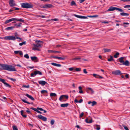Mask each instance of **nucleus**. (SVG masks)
Masks as SVG:
<instances>
[{
	"mask_svg": "<svg viewBox=\"0 0 130 130\" xmlns=\"http://www.w3.org/2000/svg\"><path fill=\"white\" fill-rule=\"evenodd\" d=\"M0 67L2 70H7L8 71H16L15 67L13 66L6 64H1Z\"/></svg>",
	"mask_w": 130,
	"mask_h": 130,
	"instance_id": "1",
	"label": "nucleus"
},
{
	"mask_svg": "<svg viewBox=\"0 0 130 130\" xmlns=\"http://www.w3.org/2000/svg\"><path fill=\"white\" fill-rule=\"evenodd\" d=\"M21 7L23 8L28 9L32 8L33 5L32 4L27 3H21Z\"/></svg>",
	"mask_w": 130,
	"mask_h": 130,
	"instance_id": "2",
	"label": "nucleus"
},
{
	"mask_svg": "<svg viewBox=\"0 0 130 130\" xmlns=\"http://www.w3.org/2000/svg\"><path fill=\"white\" fill-rule=\"evenodd\" d=\"M116 10H118L120 12H123L124 11L123 10L121 9L112 6L110 7L107 10V11H113Z\"/></svg>",
	"mask_w": 130,
	"mask_h": 130,
	"instance_id": "3",
	"label": "nucleus"
},
{
	"mask_svg": "<svg viewBox=\"0 0 130 130\" xmlns=\"http://www.w3.org/2000/svg\"><path fill=\"white\" fill-rule=\"evenodd\" d=\"M68 96L67 95H62L60 96L59 98V100L60 101H65L66 100H64V99H68Z\"/></svg>",
	"mask_w": 130,
	"mask_h": 130,
	"instance_id": "4",
	"label": "nucleus"
},
{
	"mask_svg": "<svg viewBox=\"0 0 130 130\" xmlns=\"http://www.w3.org/2000/svg\"><path fill=\"white\" fill-rule=\"evenodd\" d=\"M4 38L6 40L14 41L15 39V37L12 36H6Z\"/></svg>",
	"mask_w": 130,
	"mask_h": 130,
	"instance_id": "5",
	"label": "nucleus"
},
{
	"mask_svg": "<svg viewBox=\"0 0 130 130\" xmlns=\"http://www.w3.org/2000/svg\"><path fill=\"white\" fill-rule=\"evenodd\" d=\"M0 82H2L5 85L6 87L10 88L11 87V86L8 84L7 83L5 82V80L4 79L1 78L0 77Z\"/></svg>",
	"mask_w": 130,
	"mask_h": 130,
	"instance_id": "6",
	"label": "nucleus"
},
{
	"mask_svg": "<svg viewBox=\"0 0 130 130\" xmlns=\"http://www.w3.org/2000/svg\"><path fill=\"white\" fill-rule=\"evenodd\" d=\"M53 7V5L51 4H45L43 6H42L41 8H51Z\"/></svg>",
	"mask_w": 130,
	"mask_h": 130,
	"instance_id": "7",
	"label": "nucleus"
},
{
	"mask_svg": "<svg viewBox=\"0 0 130 130\" xmlns=\"http://www.w3.org/2000/svg\"><path fill=\"white\" fill-rule=\"evenodd\" d=\"M37 117L39 119L44 121H46L47 120V118L45 117H44L41 115H39Z\"/></svg>",
	"mask_w": 130,
	"mask_h": 130,
	"instance_id": "8",
	"label": "nucleus"
},
{
	"mask_svg": "<svg viewBox=\"0 0 130 130\" xmlns=\"http://www.w3.org/2000/svg\"><path fill=\"white\" fill-rule=\"evenodd\" d=\"M9 3L10 6L11 7L16 5L14 0H9Z\"/></svg>",
	"mask_w": 130,
	"mask_h": 130,
	"instance_id": "9",
	"label": "nucleus"
},
{
	"mask_svg": "<svg viewBox=\"0 0 130 130\" xmlns=\"http://www.w3.org/2000/svg\"><path fill=\"white\" fill-rule=\"evenodd\" d=\"M74 16L77 18L81 19H87V17H86L79 15L75 14H74Z\"/></svg>",
	"mask_w": 130,
	"mask_h": 130,
	"instance_id": "10",
	"label": "nucleus"
},
{
	"mask_svg": "<svg viewBox=\"0 0 130 130\" xmlns=\"http://www.w3.org/2000/svg\"><path fill=\"white\" fill-rule=\"evenodd\" d=\"M112 73L115 75H119L121 74V71L119 70H117L112 72Z\"/></svg>",
	"mask_w": 130,
	"mask_h": 130,
	"instance_id": "11",
	"label": "nucleus"
},
{
	"mask_svg": "<svg viewBox=\"0 0 130 130\" xmlns=\"http://www.w3.org/2000/svg\"><path fill=\"white\" fill-rule=\"evenodd\" d=\"M31 59L32 61H35V62H37L38 61V59L37 57L36 56L31 57Z\"/></svg>",
	"mask_w": 130,
	"mask_h": 130,
	"instance_id": "12",
	"label": "nucleus"
},
{
	"mask_svg": "<svg viewBox=\"0 0 130 130\" xmlns=\"http://www.w3.org/2000/svg\"><path fill=\"white\" fill-rule=\"evenodd\" d=\"M33 45L34 46L33 47V48H32V50H37L39 51H40V49L39 48V47H38V46L36 45H35V44H33Z\"/></svg>",
	"mask_w": 130,
	"mask_h": 130,
	"instance_id": "13",
	"label": "nucleus"
},
{
	"mask_svg": "<svg viewBox=\"0 0 130 130\" xmlns=\"http://www.w3.org/2000/svg\"><path fill=\"white\" fill-rule=\"evenodd\" d=\"M39 83L42 86H44L47 83L43 80H40L39 81Z\"/></svg>",
	"mask_w": 130,
	"mask_h": 130,
	"instance_id": "14",
	"label": "nucleus"
},
{
	"mask_svg": "<svg viewBox=\"0 0 130 130\" xmlns=\"http://www.w3.org/2000/svg\"><path fill=\"white\" fill-rule=\"evenodd\" d=\"M38 108V107H37V108H36L33 107H31L30 108L31 109L34 110L38 113L40 114L42 113V112L38 110V109L37 108Z\"/></svg>",
	"mask_w": 130,
	"mask_h": 130,
	"instance_id": "15",
	"label": "nucleus"
},
{
	"mask_svg": "<svg viewBox=\"0 0 130 130\" xmlns=\"http://www.w3.org/2000/svg\"><path fill=\"white\" fill-rule=\"evenodd\" d=\"M14 53L16 54H19L21 56L23 54V53L21 51H14Z\"/></svg>",
	"mask_w": 130,
	"mask_h": 130,
	"instance_id": "16",
	"label": "nucleus"
},
{
	"mask_svg": "<svg viewBox=\"0 0 130 130\" xmlns=\"http://www.w3.org/2000/svg\"><path fill=\"white\" fill-rule=\"evenodd\" d=\"M88 104H91V105L93 106L96 104V102L95 101H93V102L89 101L88 102Z\"/></svg>",
	"mask_w": 130,
	"mask_h": 130,
	"instance_id": "17",
	"label": "nucleus"
},
{
	"mask_svg": "<svg viewBox=\"0 0 130 130\" xmlns=\"http://www.w3.org/2000/svg\"><path fill=\"white\" fill-rule=\"evenodd\" d=\"M25 95L31 100L33 101L35 100L31 96L29 95L28 94H26Z\"/></svg>",
	"mask_w": 130,
	"mask_h": 130,
	"instance_id": "18",
	"label": "nucleus"
},
{
	"mask_svg": "<svg viewBox=\"0 0 130 130\" xmlns=\"http://www.w3.org/2000/svg\"><path fill=\"white\" fill-rule=\"evenodd\" d=\"M69 104L68 103L65 104H61L60 105V106L62 107H67L68 105Z\"/></svg>",
	"mask_w": 130,
	"mask_h": 130,
	"instance_id": "19",
	"label": "nucleus"
},
{
	"mask_svg": "<svg viewBox=\"0 0 130 130\" xmlns=\"http://www.w3.org/2000/svg\"><path fill=\"white\" fill-rule=\"evenodd\" d=\"M48 53H60V52L59 51H53L51 50H49L48 51Z\"/></svg>",
	"mask_w": 130,
	"mask_h": 130,
	"instance_id": "20",
	"label": "nucleus"
},
{
	"mask_svg": "<svg viewBox=\"0 0 130 130\" xmlns=\"http://www.w3.org/2000/svg\"><path fill=\"white\" fill-rule=\"evenodd\" d=\"M122 64L124 65L127 66H128L129 65V62L128 60H126L125 62L124 61Z\"/></svg>",
	"mask_w": 130,
	"mask_h": 130,
	"instance_id": "21",
	"label": "nucleus"
},
{
	"mask_svg": "<svg viewBox=\"0 0 130 130\" xmlns=\"http://www.w3.org/2000/svg\"><path fill=\"white\" fill-rule=\"evenodd\" d=\"M35 74H36V75L37 74L41 75H42V73L39 71H35Z\"/></svg>",
	"mask_w": 130,
	"mask_h": 130,
	"instance_id": "22",
	"label": "nucleus"
},
{
	"mask_svg": "<svg viewBox=\"0 0 130 130\" xmlns=\"http://www.w3.org/2000/svg\"><path fill=\"white\" fill-rule=\"evenodd\" d=\"M120 14L122 16H128L129 15V14L124 12L121 13Z\"/></svg>",
	"mask_w": 130,
	"mask_h": 130,
	"instance_id": "23",
	"label": "nucleus"
},
{
	"mask_svg": "<svg viewBox=\"0 0 130 130\" xmlns=\"http://www.w3.org/2000/svg\"><path fill=\"white\" fill-rule=\"evenodd\" d=\"M124 59V57H122L119 58V59L120 62L121 63H123L124 61L123 60Z\"/></svg>",
	"mask_w": 130,
	"mask_h": 130,
	"instance_id": "24",
	"label": "nucleus"
},
{
	"mask_svg": "<svg viewBox=\"0 0 130 130\" xmlns=\"http://www.w3.org/2000/svg\"><path fill=\"white\" fill-rule=\"evenodd\" d=\"M51 64L53 66L58 67H60L61 66V65L60 64H57L54 63H52Z\"/></svg>",
	"mask_w": 130,
	"mask_h": 130,
	"instance_id": "25",
	"label": "nucleus"
},
{
	"mask_svg": "<svg viewBox=\"0 0 130 130\" xmlns=\"http://www.w3.org/2000/svg\"><path fill=\"white\" fill-rule=\"evenodd\" d=\"M14 26H11L10 27H8L5 29V30H12L13 28H14Z\"/></svg>",
	"mask_w": 130,
	"mask_h": 130,
	"instance_id": "26",
	"label": "nucleus"
},
{
	"mask_svg": "<svg viewBox=\"0 0 130 130\" xmlns=\"http://www.w3.org/2000/svg\"><path fill=\"white\" fill-rule=\"evenodd\" d=\"M21 115L24 118H26V115H23L24 111L23 110H22L21 111Z\"/></svg>",
	"mask_w": 130,
	"mask_h": 130,
	"instance_id": "27",
	"label": "nucleus"
},
{
	"mask_svg": "<svg viewBox=\"0 0 130 130\" xmlns=\"http://www.w3.org/2000/svg\"><path fill=\"white\" fill-rule=\"evenodd\" d=\"M21 100L23 102H24L25 103H27V104H33L32 103H29V102L26 101V100H25L23 99H21Z\"/></svg>",
	"mask_w": 130,
	"mask_h": 130,
	"instance_id": "28",
	"label": "nucleus"
},
{
	"mask_svg": "<svg viewBox=\"0 0 130 130\" xmlns=\"http://www.w3.org/2000/svg\"><path fill=\"white\" fill-rule=\"evenodd\" d=\"M81 57L80 56L78 57H77L74 58L72 59L71 60H80L81 59Z\"/></svg>",
	"mask_w": 130,
	"mask_h": 130,
	"instance_id": "29",
	"label": "nucleus"
},
{
	"mask_svg": "<svg viewBox=\"0 0 130 130\" xmlns=\"http://www.w3.org/2000/svg\"><path fill=\"white\" fill-rule=\"evenodd\" d=\"M103 50H104L105 52H110L111 51V50L110 49L107 48H104L103 49Z\"/></svg>",
	"mask_w": 130,
	"mask_h": 130,
	"instance_id": "30",
	"label": "nucleus"
},
{
	"mask_svg": "<svg viewBox=\"0 0 130 130\" xmlns=\"http://www.w3.org/2000/svg\"><path fill=\"white\" fill-rule=\"evenodd\" d=\"M86 122L88 123H91L92 122V120H90L89 121H88V119H87L85 120Z\"/></svg>",
	"mask_w": 130,
	"mask_h": 130,
	"instance_id": "31",
	"label": "nucleus"
},
{
	"mask_svg": "<svg viewBox=\"0 0 130 130\" xmlns=\"http://www.w3.org/2000/svg\"><path fill=\"white\" fill-rule=\"evenodd\" d=\"M14 35L15 36V39L17 38L18 39H19L20 40H21V38L17 36L18 35V34L17 32H15L14 33Z\"/></svg>",
	"mask_w": 130,
	"mask_h": 130,
	"instance_id": "32",
	"label": "nucleus"
},
{
	"mask_svg": "<svg viewBox=\"0 0 130 130\" xmlns=\"http://www.w3.org/2000/svg\"><path fill=\"white\" fill-rule=\"evenodd\" d=\"M113 60V57L111 56H110V58L108 59V61H111Z\"/></svg>",
	"mask_w": 130,
	"mask_h": 130,
	"instance_id": "33",
	"label": "nucleus"
},
{
	"mask_svg": "<svg viewBox=\"0 0 130 130\" xmlns=\"http://www.w3.org/2000/svg\"><path fill=\"white\" fill-rule=\"evenodd\" d=\"M56 93H51L50 94V96H56Z\"/></svg>",
	"mask_w": 130,
	"mask_h": 130,
	"instance_id": "34",
	"label": "nucleus"
},
{
	"mask_svg": "<svg viewBox=\"0 0 130 130\" xmlns=\"http://www.w3.org/2000/svg\"><path fill=\"white\" fill-rule=\"evenodd\" d=\"M119 54V53L118 52L116 53L114 55V57L115 58H117L118 57V56Z\"/></svg>",
	"mask_w": 130,
	"mask_h": 130,
	"instance_id": "35",
	"label": "nucleus"
},
{
	"mask_svg": "<svg viewBox=\"0 0 130 130\" xmlns=\"http://www.w3.org/2000/svg\"><path fill=\"white\" fill-rule=\"evenodd\" d=\"M41 93L42 94L44 93H47V92L46 90H42L41 91Z\"/></svg>",
	"mask_w": 130,
	"mask_h": 130,
	"instance_id": "36",
	"label": "nucleus"
},
{
	"mask_svg": "<svg viewBox=\"0 0 130 130\" xmlns=\"http://www.w3.org/2000/svg\"><path fill=\"white\" fill-rule=\"evenodd\" d=\"M38 110H40V111H44V113H46V111L44 109H43L42 108H37Z\"/></svg>",
	"mask_w": 130,
	"mask_h": 130,
	"instance_id": "37",
	"label": "nucleus"
},
{
	"mask_svg": "<svg viewBox=\"0 0 130 130\" xmlns=\"http://www.w3.org/2000/svg\"><path fill=\"white\" fill-rule=\"evenodd\" d=\"M65 58L64 57H58L57 59L60 60H64L65 59Z\"/></svg>",
	"mask_w": 130,
	"mask_h": 130,
	"instance_id": "38",
	"label": "nucleus"
},
{
	"mask_svg": "<svg viewBox=\"0 0 130 130\" xmlns=\"http://www.w3.org/2000/svg\"><path fill=\"white\" fill-rule=\"evenodd\" d=\"M26 44V42L24 41L23 42L21 43H20L19 44V45L20 46H22L23 45H25Z\"/></svg>",
	"mask_w": 130,
	"mask_h": 130,
	"instance_id": "39",
	"label": "nucleus"
},
{
	"mask_svg": "<svg viewBox=\"0 0 130 130\" xmlns=\"http://www.w3.org/2000/svg\"><path fill=\"white\" fill-rule=\"evenodd\" d=\"M12 128L13 130H18L17 127L15 126H13Z\"/></svg>",
	"mask_w": 130,
	"mask_h": 130,
	"instance_id": "40",
	"label": "nucleus"
},
{
	"mask_svg": "<svg viewBox=\"0 0 130 130\" xmlns=\"http://www.w3.org/2000/svg\"><path fill=\"white\" fill-rule=\"evenodd\" d=\"M55 121L53 119H52L51 120V125H53L54 124V123H55Z\"/></svg>",
	"mask_w": 130,
	"mask_h": 130,
	"instance_id": "41",
	"label": "nucleus"
},
{
	"mask_svg": "<svg viewBox=\"0 0 130 130\" xmlns=\"http://www.w3.org/2000/svg\"><path fill=\"white\" fill-rule=\"evenodd\" d=\"M24 57L27 59H28L29 57L28 55L27 54H26L24 55Z\"/></svg>",
	"mask_w": 130,
	"mask_h": 130,
	"instance_id": "42",
	"label": "nucleus"
},
{
	"mask_svg": "<svg viewBox=\"0 0 130 130\" xmlns=\"http://www.w3.org/2000/svg\"><path fill=\"white\" fill-rule=\"evenodd\" d=\"M75 70L77 71H81L80 68H76Z\"/></svg>",
	"mask_w": 130,
	"mask_h": 130,
	"instance_id": "43",
	"label": "nucleus"
},
{
	"mask_svg": "<svg viewBox=\"0 0 130 130\" xmlns=\"http://www.w3.org/2000/svg\"><path fill=\"white\" fill-rule=\"evenodd\" d=\"M16 21L21 22H24V20H23L20 19H17V20H16Z\"/></svg>",
	"mask_w": 130,
	"mask_h": 130,
	"instance_id": "44",
	"label": "nucleus"
},
{
	"mask_svg": "<svg viewBox=\"0 0 130 130\" xmlns=\"http://www.w3.org/2000/svg\"><path fill=\"white\" fill-rule=\"evenodd\" d=\"M23 88H28L29 87V85H23L22 86Z\"/></svg>",
	"mask_w": 130,
	"mask_h": 130,
	"instance_id": "45",
	"label": "nucleus"
},
{
	"mask_svg": "<svg viewBox=\"0 0 130 130\" xmlns=\"http://www.w3.org/2000/svg\"><path fill=\"white\" fill-rule=\"evenodd\" d=\"M21 23H19L18 24H16L15 25L17 26L18 27H20L21 26Z\"/></svg>",
	"mask_w": 130,
	"mask_h": 130,
	"instance_id": "46",
	"label": "nucleus"
},
{
	"mask_svg": "<svg viewBox=\"0 0 130 130\" xmlns=\"http://www.w3.org/2000/svg\"><path fill=\"white\" fill-rule=\"evenodd\" d=\"M36 74H35V71L33 73H32L31 74V77H34L35 76Z\"/></svg>",
	"mask_w": 130,
	"mask_h": 130,
	"instance_id": "47",
	"label": "nucleus"
},
{
	"mask_svg": "<svg viewBox=\"0 0 130 130\" xmlns=\"http://www.w3.org/2000/svg\"><path fill=\"white\" fill-rule=\"evenodd\" d=\"M96 126L98 127L96 128V129L97 130H99L100 129V126L99 125H97Z\"/></svg>",
	"mask_w": 130,
	"mask_h": 130,
	"instance_id": "48",
	"label": "nucleus"
},
{
	"mask_svg": "<svg viewBox=\"0 0 130 130\" xmlns=\"http://www.w3.org/2000/svg\"><path fill=\"white\" fill-rule=\"evenodd\" d=\"M71 5L72 6L74 5L75 4V3L74 1H73L71 3Z\"/></svg>",
	"mask_w": 130,
	"mask_h": 130,
	"instance_id": "49",
	"label": "nucleus"
},
{
	"mask_svg": "<svg viewBox=\"0 0 130 130\" xmlns=\"http://www.w3.org/2000/svg\"><path fill=\"white\" fill-rule=\"evenodd\" d=\"M10 19L11 22L13 21H16V20H17V19L16 18H13Z\"/></svg>",
	"mask_w": 130,
	"mask_h": 130,
	"instance_id": "50",
	"label": "nucleus"
},
{
	"mask_svg": "<svg viewBox=\"0 0 130 130\" xmlns=\"http://www.w3.org/2000/svg\"><path fill=\"white\" fill-rule=\"evenodd\" d=\"M69 71H72L74 70V68L73 67L70 68H69Z\"/></svg>",
	"mask_w": 130,
	"mask_h": 130,
	"instance_id": "51",
	"label": "nucleus"
},
{
	"mask_svg": "<svg viewBox=\"0 0 130 130\" xmlns=\"http://www.w3.org/2000/svg\"><path fill=\"white\" fill-rule=\"evenodd\" d=\"M10 19L7 20H6L5 22V24H7V23H9L10 22H11L10 21Z\"/></svg>",
	"mask_w": 130,
	"mask_h": 130,
	"instance_id": "52",
	"label": "nucleus"
},
{
	"mask_svg": "<svg viewBox=\"0 0 130 130\" xmlns=\"http://www.w3.org/2000/svg\"><path fill=\"white\" fill-rule=\"evenodd\" d=\"M88 89L91 91V92L92 93H93L94 92V91L92 90V89L91 88H88Z\"/></svg>",
	"mask_w": 130,
	"mask_h": 130,
	"instance_id": "53",
	"label": "nucleus"
},
{
	"mask_svg": "<svg viewBox=\"0 0 130 130\" xmlns=\"http://www.w3.org/2000/svg\"><path fill=\"white\" fill-rule=\"evenodd\" d=\"M83 72L85 74H87V72L86 71V69H84Z\"/></svg>",
	"mask_w": 130,
	"mask_h": 130,
	"instance_id": "54",
	"label": "nucleus"
},
{
	"mask_svg": "<svg viewBox=\"0 0 130 130\" xmlns=\"http://www.w3.org/2000/svg\"><path fill=\"white\" fill-rule=\"evenodd\" d=\"M84 115V113L83 112H82L81 113V114L80 115L79 117L80 118H81V117H82Z\"/></svg>",
	"mask_w": 130,
	"mask_h": 130,
	"instance_id": "55",
	"label": "nucleus"
},
{
	"mask_svg": "<svg viewBox=\"0 0 130 130\" xmlns=\"http://www.w3.org/2000/svg\"><path fill=\"white\" fill-rule=\"evenodd\" d=\"M123 127L124 128V129L126 130H129L128 127L125 126H124Z\"/></svg>",
	"mask_w": 130,
	"mask_h": 130,
	"instance_id": "56",
	"label": "nucleus"
},
{
	"mask_svg": "<svg viewBox=\"0 0 130 130\" xmlns=\"http://www.w3.org/2000/svg\"><path fill=\"white\" fill-rule=\"evenodd\" d=\"M35 45H37L38 47H41V45L40 44H35Z\"/></svg>",
	"mask_w": 130,
	"mask_h": 130,
	"instance_id": "57",
	"label": "nucleus"
},
{
	"mask_svg": "<svg viewBox=\"0 0 130 130\" xmlns=\"http://www.w3.org/2000/svg\"><path fill=\"white\" fill-rule=\"evenodd\" d=\"M130 7V5H126L124 6V8H129Z\"/></svg>",
	"mask_w": 130,
	"mask_h": 130,
	"instance_id": "58",
	"label": "nucleus"
},
{
	"mask_svg": "<svg viewBox=\"0 0 130 130\" xmlns=\"http://www.w3.org/2000/svg\"><path fill=\"white\" fill-rule=\"evenodd\" d=\"M121 1L124 2L130 1V0H121Z\"/></svg>",
	"mask_w": 130,
	"mask_h": 130,
	"instance_id": "59",
	"label": "nucleus"
},
{
	"mask_svg": "<svg viewBox=\"0 0 130 130\" xmlns=\"http://www.w3.org/2000/svg\"><path fill=\"white\" fill-rule=\"evenodd\" d=\"M10 79L12 81H14V82H15V81H16V79H13L12 78H10Z\"/></svg>",
	"mask_w": 130,
	"mask_h": 130,
	"instance_id": "60",
	"label": "nucleus"
},
{
	"mask_svg": "<svg viewBox=\"0 0 130 130\" xmlns=\"http://www.w3.org/2000/svg\"><path fill=\"white\" fill-rule=\"evenodd\" d=\"M83 100L82 99H80L79 101H78V103H81L83 101Z\"/></svg>",
	"mask_w": 130,
	"mask_h": 130,
	"instance_id": "61",
	"label": "nucleus"
},
{
	"mask_svg": "<svg viewBox=\"0 0 130 130\" xmlns=\"http://www.w3.org/2000/svg\"><path fill=\"white\" fill-rule=\"evenodd\" d=\"M52 58H54L57 59L58 57L55 56H53L52 57Z\"/></svg>",
	"mask_w": 130,
	"mask_h": 130,
	"instance_id": "62",
	"label": "nucleus"
},
{
	"mask_svg": "<svg viewBox=\"0 0 130 130\" xmlns=\"http://www.w3.org/2000/svg\"><path fill=\"white\" fill-rule=\"evenodd\" d=\"M26 111L27 112V113H28L29 114H31V112L29 110H27Z\"/></svg>",
	"mask_w": 130,
	"mask_h": 130,
	"instance_id": "63",
	"label": "nucleus"
},
{
	"mask_svg": "<svg viewBox=\"0 0 130 130\" xmlns=\"http://www.w3.org/2000/svg\"><path fill=\"white\" fill-rule=\"evenodd\" d=\"M93 76L96 78V76H97V74H93Z\"/></svg>",
	"mask_w": 130,
	"mask_h": 130,
	"instance_id": "64",
	"label": "nucleus"
}]
</instances>
